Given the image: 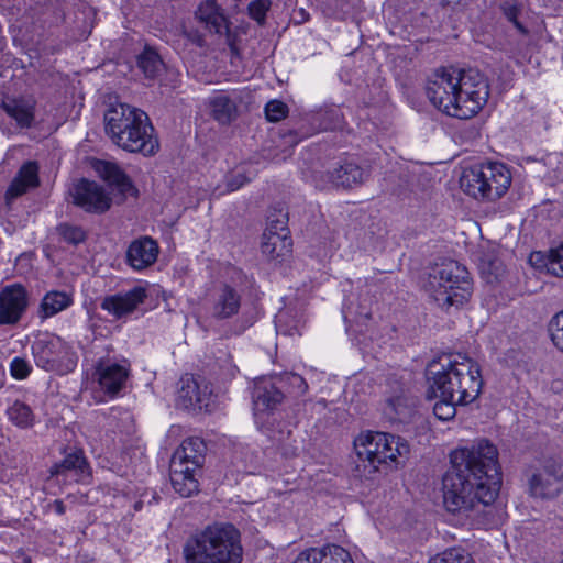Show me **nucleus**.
I'll list each match as a JSON object with an SVG mask.
<instances>
[{
    "label": "nucleus",
    "instance_id": "obj_3",
    "mask_svg": "<svg viewBox=\"0 0 563 563\" xmlns=\"http://www.w3.org/2000/svg\"><path fill=\"white\" fill-rule=\"evenodd\" d=\"M428 391L446 399L457 396L461 404L473 402L481 394L483 379L478 364L461 353H444L426 368Z\"/></svg>",
    "mask_w": 563,
    "mask_h": 563
},
{
    "label": "nucleus",
    "instance_id": "obj_28",
    "mask_svg": "<svg viewBox=\"0 0 563 563\" xmlns=\"http://www.w3.org/2000/svg\"><path fill=\"white\" fill-rule=\"evenodd\" d=\"M73 305L70 294L60 290L48 291L42 299L38 308V317L42 320L54 317Z\"/></svg>",
    "mask_w": 563,
    "mask_h": 563
},
{
    "label": "nucleus",
    "instance_id": "obj_30",
    "mask_svg": "<svg viewBox=\"0 0 563 563\" xmlns=\"http://www.w3.org/2000/svg\"><path fill=\"white\" fill-rule=\"evenodd\" d=\"M413 405V400L396 396L387 400L384 412L389 419L402 422L411 416Z\"/></svg>",
    "mask_w": 563,
    "mask_h": 563
},
{
    "label": "nucleus",
    "instance_id": "obj_50",
    "mask_svg": "<svg viewBox=\"0 0 563 563\" xmlns=\"http://www.w3.org/2000/svg\"><path fill=\"white\" fill-rule=\"evenodd\" d=\"M280 323H282V316H279V317H278V320H277V323H276V327H277V330H278V331H283V330H282V324H280Z\"/></svg>",
    "mask_w": 563,
    "mask_h": 563
},
{
    "label": "nucleus",
    "instance_id": "obj_54",
    "mask_svg": "<svg viewBox=\"0 0 563 563\" xmlns=\"http://www.w3.org/2000/svg\"><path fill=\"white\" fill-rule=\"evenodd\" d=\"M292 563H302V559H299V558L297 556V559H296Z\"/></svg>",
    "mask_w": 563,
    "mask_h": 563
},
{
    "label": "nucleus",
    "instance_id": "obj_9",
    "mask_svg": "<svg viewBox=\"0 0 563 563\" xmlns=\"http://www.w3.org/2000/svg\"><path fill=\"white\" fill-rule=\"evenodd\" d=\"M35 365L58 376L73 373L77 367L78 357L71 346L60 336L43 333L31 345Z\"/></svg>",
    "mask_w": 563,
    "mask_h": 563
},
{
    "label": "nucleus",
    "instance_id": "obj_52",
    "mask_svg": "<svg viewBox=\"0 0 563 563\" xmlns=\"http://www.w3.org/2000/svg\"><path fill=\"white\" fill-rule=\"evenodd\" d=\"M349 314H351V312L349 310L343 309V317L345 320L349 319Z\"/></svg>",
    "mask_w": 563,
    "mask_h": 563
},
{
    "label": "nucleus",
    "instance_id": "obj_13",
    "mask_svg": "<svg viewBox=\"0 0 563 563\" xmlns=\"http://www.w3.org/2000/svg\"><path fill=\"white\" fill-rule=\"evenodd\" d=\"M73 203L90 213H103L111 207V198L103 187L88 179L78 180L70 189Z\"/></svg>",
    "mask_w": 563,
    "mask_h": 563
},
{
    "label": "nucleus",
    "instance_id": "obj_23",
    "mask_svg": "<svg viewBox=\"0 0 563 563\" xmlns=\"http://www.w3.org/2000/svg\"><path fill=\"white\" fill-rule=\"evenodd\" d=\"M283 391L269 379H262L254 386L253 405L260 412L273 411L282 404Z\"/></svg>",
    "mask_w": 563,
    "mask_h": 563
},
{
    "label": "nucleus",
    "instance_id": "obj_34",
    "mask_svg": "<svg viewBox=\"0 0 563 563\" xmlns=\"http://www.w3.org/2000/svg\"><path fill=\"white\" fill-rule=\"evenodd\" d=\"M440 400L437 401L433 406L434 416L442 421H449L456 415V406L462 405L457 400V396H453L450 399L444 397H439Z\"/></svg>",
    "mask_w": 563,
    "mask_h": 563
},
{
    "label": "nucleus",
    "instance_id": "obj_6",
    "mask_svg": "<svg viewBox=\"0 0 563 563\" xmlns=\"http://www.w3.org/2000/svg\"><path fill=\"white\" fill-rule=\"evenodd\" d=\"M424 290L442 308L460 307L472 295V280L465 266L446 261L429 273Z\"/></svg>",
    "mask_w": 563,
    "mask_h": 563
},
{
    "label": "nucleus",
    "instance_id": "obj_1",
    "mask_svg": "<svg viewBox=\"0 0 563 563\" xmlns=\"http://www.w3.org/2000/svg\"><path fill=\"white\" fill-rule=\"evenodd\" d=\"M499 468L497 448L485 439L451 453V467L442 479L443 504L460 523L495 501L501 486Z\"/></svg>",
    "mask_w": 563,
    "mask_h": 563
},
{
    "label": "nucleus",
    "instance_id": "obj_25",
    "mask_svg": "<svg viewBox=\"0 0 563 563\" xmlns=\"http://www.w3.org/2000/svg\"><path fill=\"white\" fill-rule=\"evenodd\" d=\"M196 16L206 24V26L217 34H225L229 31V23L214 0H206L197 11Z\"/></svg>",
    "mask_w": 563,
    "mask_h": 563
},
{
    "label": "nucleus",
    "instance_id": "obj_19",
    "mask_svg": "<svg viewBox=\"0 0 563 563\" xmlns=\"http://www.w3.org/2000/svg\"><path fill=\"white\" fill-rule=\"evenodd\" d=\"M240 96L236 91H220L210 96L207 106L211 117L220 124H230L238 115V101Z\"/></svg>",
    "mask_w": 563,
    "mask_h": 563
},
{
    "label": "nucleus",
    "instance_id": "obj_43",
    "mask_svg": "<svg viewBox=\"0 0 563 563\" xmlns=\"http://www.w3.org/2000/svg\"><path fill=\"white\" fill-rule=\"evenodd\" d=\"M302 563H325L328 559V545L321 549H309L298 555Z\"/></svg>",
    "mask_w": 563,
    "mask_h": 563
},
{
    "label": "nucleus",
    "instance_id": "obj_40",
    "mask_svg": "<svg viewBox=\"0 0 563 563\" xmlns=\"http://www.w3.org/2000/svg\"><path fill=\"white\" fill-rule=\"evenodd\" d=\"M32 365L24 357L15 356L10 363V373L13 378L22 380L29 377Z\"/></svg>",
    "mask_w": 563,
    "mask_h": 563
},
{
    "label": "nucleus",
    "instance_id": "obj_27",
    "mask_svg": "<svg viewBox=\"0 0 563 563\" xmlns=\"http://www.w3.org/2000/svg\"><path fill=\"white\" fill-rule=\"evenodd\" d=\"M292 241L289 232L271 233L264 232L261 250L263 255L269 260H277L291 251Z\"/></svg>",
    "mask_w": 563,
    "mask_h": 563
},
{
    "label": "nucleus",
    "instance_id": "obj_11",
    "mask_svg": "<svg viewBox=\"0 0 563 563\" xmlns=\"http://www.w3.org/2000/svg\"><path fill=\"white\" fill-rule=\"evenodd\" d=\"M205 305L211 319L229 320L239 314L242 295L235 287L221 283L209 291Z\"/></svg>",
    "mask_w": 563,
    "mask_h": 563
},
{
    "label": "nucleus",
    "instance_id": "obj_16",
    "mask_svg": "<svg viewBox=\"0 0 563 563\" xmlns=\"http://www.w3.org/2000/svg\"><path fill=\"white\" fill-rule=\"evenodd\" d=\"M178 390V405L185 409L201 410L208 408L211 390L208 385L202 384L190 375L180 379Z\"/></svg>",
    "mask_w": 563,
    "mask_h": 563
},
{
    "label": "nucleus",
    "instance_id": "obj_10",
    "mask_svg": "<svg viewBox=\"0 0 563 563\" xmlns=\"http://www.w3.org/2000/svg\"><path fill=\"white\" fill-rule=\"evenodd\" d=\"M528 484L532 497L555 498L563 490V462L554 457L544 459L532 471Z\"/></svg>",
    "mask_w": 563,
    "mask_h": 563
},
{
    "label": "nucleus",
    "instance_id": "obj_17",
    "mask_svg": "<svg viewBox=\"0 0 563 563\" xmlns=\"http://www.w3.org/2000/svg\"><path fill=\"white\" fill-rule=\"evenodd\" d=\"M157 242L150 236L132 241L126 250V263L134 271H143L152 266L158 256Z\"/></svg>",
    "mask_w": 563,
    "mask_h": 563
},
{
    "label": "nucleus",
    "instance_id": "obj_18",
    "mask_svg": "<svg viewBox=\"0 0 563 563\" xmlns=\"http://www.w3.org/2000/svg\"><path fill=\"white\" fill-rule=\"evenodd\" d=\"M4 112L22 129L31 128L35 119L36 100L33 96L5 97L1 102Z\"/></svg>",
    "mask_w": 563,
    "mask_h": 563
},
{
    "label": "nucleus",
    "instance_id": "obj_44",
    "mask_svg": "<svg viewBox=\"0 0 563 563\" xmlns=\"http://www.w3.org/2000/svg\"><path fill=\"white\" fill-rule=\"evenodd\" d=\"M264 232L277 233L278 235L279 232H289L286 225V216L282 214L277 219L268 217V223Z\"/></svg>",
    "mask_w": 563,
    "mask_h": 563
},
{
    "label": "nucleus",
    "instance_id": "obj_2",
    "mask_svg": "<svg viewBox=\"0 0 563 563\" xmlns=\"http://www.w3.org/2000/svg\"><path fill=\"white\" fill-rule=\"evenodd\" d=\"M426 93L439 111L465 120L477 114L487 102L489 88L479 70L451 66L441 67L429 77Z\"/></svg>",
    "mask_w": 563,
    "mask_h": 563
},
{
    "label": "nucleus",
    "instance_id": "obj_4",
    "mask_svg": "<svg viewBox=\"0 0 563 563\" xmlns=\"http://www.w3.org/2000/svg\"><path fill=\"white\" fill-rule=\"evenodd\" d=\"M104 130L113 144L126 152L152 156L158 151L148 115L139 108L112 104L104 113Z\"/></svg>",
    "mask_w": 563,
    "mask_h": 563
},
{
    "label": "nucleus",
    "instance_id": "obj_7",
    "mask_svg": "<svg viewBox=\"0 0 563 563\" xmlns=\"http://www.w3.org/2000/svg\"><path fill=\"white\" fill-rule=\"evenodd\" d=\"M512 175L499 162H488L465 168L460 178L463 191L477 200L496 201L509 189Z\"/></svg>",
    "mask_w": 563,
    "mask_h": 563
},
{
    "label": "nucleus",
    "instance_id": "obj_24",
    "mask_svg": "<svg viewBox=\"0 0 563 563\" xmlns=\"http://www.w3.org/2000/svg\"><path fill=\"white\" fill-rule=\"evenodd\" d=\"M38 184L37 164L34 162H27L21 166L18 174L12 179L7 190V198H18L25 194L30 188L37 187Z\"/></svg>",
    "mask_w": 563,
    "mask_h": 563
},
{
    "label": "nucleus",
    "instance_id": "obj_51",
    "mask_svg": "<svg viewBox=\"0 0 563 563\" xmlns=\"http://www.w3.org/2000/svg\"><path fill=\"white\" fill-rule=\"evenodd\" d=\"M344 13H346V11L343 8H341L340 12H333L332 14L340 16L341 14H344Z\"/></svg>",
    "mask_w": 563,
    "mask_h": 563
},
{
    "label": "nucleus",
    "instance_id": "obj_55",
    "mask_svg": "<svg viewBox=\"0 0 563 563\" xmlns=\"http://www.w3.org/2000/svg\"><path fill=\"white\" fill-rule=\"evenodd\" d=\"M285 334H289V335H292L294 334V331L292 330H289V331H284Z\"/></svg>",
    "mask_w": 563,
    "mask_h": 563
},
{
    "label": "nucleus",
    "instance_id": "obj_5",
    "mask_svg": "<svg viewBox=\"0 0 563 563\" xmlns=\"http://www.w3.org/2000/svg\"><path fill=\"white\" fill-rule=\"evenodd\" d=\"M186 563H241L239 530L230 523L208 526L184 545Z\"/></svg>",
    "mask_w": 563,
    "mask_h": 563
},
{
    "label": "nucleus",
    "instance_id": "obj_15",
    "mask_svg": "<svg viewBox=\"0 0 563 563\" xmlns=\"http://www.w3.org/2000/svg\"><path fill=\"white\" fill-rule=\"evenodd\" d=\"M146 289L136 286L128 291L106 296L101 301V308L117 319L132 313L146 299Z\"/></svg>",
    "mask_w": 563,
    "mask_h": 563
},
{
    "label": "nucleus",
    "instance_id": "obj_32",
    "mask_svg": "<svg viewBox=\"0 0 563 563\" xmlns=\"http://www.w3.org/2000/svg\"><path fill=\"white\" fill-rule=\"evenodd\" d=\"M162 65L159 55L151 48H145L137 57V66L147 78L156 77Z\"/></svg>",
    "mask_w": 563,
    "mask_h": 563
},
{
    "label": "nucleus",
    "instance_id": "obj_36",
    "mask_svg": "<svg viewBox=\"0 0 563 563\" xmlns=\"http://www.w3.org/2000/svg\"><path fill=\"white\" fill-rule=\"evenodd\" d=\"M57 232L65 242L73 245H78L86 239L85 231L78 225L62 223L57 227Z\"/></svg>",
    "mask_w": 563,
    "mask_h": 563
},
{
    "label": "nucleus",
    "instance_id": "obj_46",
    "mask_svg": "<svg viewBox=\"0 0 563 563\" xmlns=\"http://www.w3.org/2000/svg\"><path fill=\"white\" fill-rule=\"evenodd\" d=\"M184 35L198 47H202L205 45V38L198 32H184Z\"/></svg>",
    "mask_w": 563,
    "mask_h": 563
},
{
    "label": "nucleus",
    "instance_id": "obj_14",
    "mask_svg": "<svg viewBox=\"0 0 563 563\" xmlns=\"http://www.w3.org/2000/svg\"><path fill=\"white\" fill-rule=\"evenodd\" d=\"M29 305L26 289L12 284L0 290V325H12L20 321Z\"/></svg>",
    "mask_w": 563,
    "mask_h": 563
},
{
    "label": "nucleus",
    "instance_id": "obj_37",
    "mask_svg": "<svg viewBox=\"0 0 563 563\" xmlns=\"http://www.w3.org/2000/svg\"><path fill=\"white\" fill-rule=\"evenodd\" d=\"M549 333L553 344L563 352V310L558 312L549 323Z\"/></svg>",
    "mask_w": 563,
    "mask_h": 563
},
{
    "label": "nucleus",
    "instance_id": "obj_31",
    "mask_svg": "<svg viewBox=\"0 0 563 563\" xmlns=\"http://www.w3.org/2000/svg\"><path fill=\"white\" fill-rule=\"evenodd\" d=\"M9 420L21 429L31 428L34 424L35 416L31 407L23 401L15 400L7 410Z\"/></svg>",
    "mask_w": 563,
    "mask_h": 563
},
{
    "label": "nucleus",
    "instance_id": "obj_22",
    "mask_svg": "<svg viewBox=\"0 0 563 563\" xmlns=\"http://www.w3.org/2000/svg\"><path fill=\"white\" fill-rule=\"evenodd\" d=\"M206 444L200 438H188L174 452L170 463L199 470L205 462Z\"/></svg>",
    "mask_w": 563,
    "mask_h": 563
},
{
    "label": "nucleus",
    "instance_id": "obj_47",
    "mask_svg": "<svg viewBox=\"0 0 563 563\" xmlns=\"http://www.w3.org/2000/svg\"><path fill=\"white\" fill-rule=\"evenodd\" d=\"M289 378H290V383L292 385H296L299 388H301L302 391H305L307 389V384H306V382L303 380V378L300 375L291 374Z\"/></svg>",
    "mask_w": 563,
    "mask_h": 563
},
{
    "label": "nucleus",
    "instance_id": "obj_35",
    "mask_svg": "<svg viewBox=\"0 0 563 563\" xmlns=\"http://www.w3.org/2000/svg\"><path fill=\"white\" fill-rule=\"evenodd\" d=\"M521 3H519L517 0H504L500 3V9L504 13V15L507 18V20L516 26V29L522 33L526 34L527 30L525 26L518 21V16L521 13Z\"/></svg>",
    "mask_w": 563,
    "mask_h": 563
},
{
    "label": "nucleus",
    "instance_id": "obj_12",
    "mask_svg": "<svg viewBox=\"0 0 563 563\" xmlns=\"http://www.w3.org/2000/svg\"><path fill=\"white\" fill-rule=\"evenodd\" d=\"M129 375V361L109 355L98 360L93 373L100 388L110 396L119 394L125 387Z\"/></svg>",
    "mask_w": 563,
    "mask_h": 563
},
{
    "label": "nucleus",
    "instance_id": "obj_38",
    "mask_svg": "<svg viewBox=\"0 0 563 563\" xmlns=\"http://www.w3.org/2000/svg\"><path fill=\"white\" fill-rule=\"evenodd\" d=\"M547 268L551 274L563 277V243L550 250Z\"/></svg>",
    "mask_w": 563,
    "mask_h": 563
},
{
    "label": "nucleus",
    "instance_id": "obj_49",
    "mask_svg": "<svg viewBox=\"0 0 563 563\" xmlns=\"http://www.w3.org/2000/svg\"><path fill=\"white\" fill-rule=\"evenodd\" d=\"M15 563H32L31 556L24 552H18L15 556Z\"/></svg>",
    "mask_w": 563,
    "mask_h": 563
},
{
    "label": "nucleus",
    "instance_id": "obj_48",
    "mask_svg": "<svg viewBox=\"0 0 563 563\" xmlns=\"http://www.w3.org/2000/svg\"><path fill=\"white\" fill-rule=\"evenodd\" d=\"M53 508L57 515H64L66 511V507L62 500H54Z\"/></svg>",
    "mask_w": 563,
    "mask_h": 563
},
{
    "label": "nucleus",
    "instance_id": "obj_8",
    "mask_svg": "<svg viewBox=\"0 0 563 563\" xmlns=\"http://www.w3.org/2000/svg\"><path fill=\"white\" fill-rule=\"evenodd\" d=\"M358 459L373 471H377L380 464L397 463L398 457L407 456L409 445L400 437L385 432L368 431L361 434L354 442Z\"/></svg>",
    "mask_w": 563,
    "mask_h": 563
},
{
    "label": "nucleus",
    "instance_id": "obj_42",
    "mask_svg": "<svg viewBox=\"0 0 563 563\" xmlns=\"http://www.w3.org/2000/svg\"><path fill=\"white\" fill-rule=\"evenodd\" d=\"M325 563H354L351 554L340 545H328V559Z\"/></svg>",
    "mask_w": 563,
    "mask_h": 563
},
{
    "label": "nucleus",
    "instance_id": "obj_45",
    "mask_svg": "<svg viewBox=\"0 0 563 563\" xmlns=\"http://www.w3.org/2000/svg\"><path fill=\"white\" fill-rule=\"evenodd\" d=\"M249 179L241 173L232 175L227 180V189L228 191H235L240 189Z\"/></svg>",
    "mask_w": 563,
    "mask_h": 563
},
{
    "label": "nucleus",
    "instance_id": "obj_39",
    "mask_svg": "<svg viewBox=\"0 0 563 563\" xmlns=\"http://www.w3.org/2000/svg\"><path fill=\"white\" fill-rule=\"evenodd\" d=\"M288 107L279 100H271L265 106V115L271 122H278L286 118Z\"/></svg>",
    "mask_w": 563,
    "mask_h": 563
},
{
    "label": "nucleus",
    "instance_id": "obj_33",
    "mask_svg": "<svg viewBox=\"0 0 563 563\" xmlns=\"http://www.w3.org/2000/svg\"><path fill=\"white\" fill-rule=\"evenodd\" d=\"M428 563H475L470 553L462 548H450L431 556Z\"/></svg>",
    "mask_w": 563,
    "mask_h": 563
},
{
    "label": "nucleus",
    "instance_id": "obj_20",
    "mask_svg": "<svg viewBox=\"0 0 563 563\" xmlns=\"http://www.w3.org/2000/svg\"><path fill=\"white\" fill-rule=\"evenodd\" d=\"M92 166L99 177L118 190L123 197L136 195L137 190L132 181L115 163L97 159Z\"/></svg>",
    "mask_w": 563,
    "mask_h": 563
},
{
    "label": "nucleus",
    "instance_id": "obj_29",
    "mask_svg": "<svg viewBox=\"0 0 563 563\" xmlns=\"http://www.w3.org/2000/svg\"><path fill=\"white\" fill-rule=\"evenodd\" d=\"M68 472H74L78 478H84L88 475L87 462L81 451H74L67 454L60 463L53 466L52 474L60 475Z\"/></svg>",
    "mask_w": 563,
    "mask_h": 563
},
{
    "label": "nucleus",
    "instance_id": "obj_41",
    "mask_svg": "<svg viewBox=\"0 0 563 563\" xmlns=\"http://www.w3.org/2000/svg\"><path fill=\"white\" fill-rule=\"evenodd\" d=\"M271 8L269 0H254L249 4V15L258 24H264L266 13Z\"/></svg>",
    "mask_w": 563,
    "mask_h": 563
},
{
    "label": "nucleus",
    "instance_id": "obj_21",
    "mask_svg": "<svg viewBox=\"0 0 563 563\" xmlns=\"http://www.w3.org/2000/svg\"><path fill=\"white\" fill-rule=\"evenodd\" d=\"M328 176L332 186L352 188L362 185L368 178L369 173L352 161H344L329 172Z\"/></svg>",
    "mask_w": 563,
    "mask_h": 563
},
{
    "label": "nucleus",
    "instance_id": "obj_26",
    "mask_svg": "<svg viewBox=\"0 0 563 563\" xmlns=\"http://www.w3.org/2000/svg\"><path fill=\"white\" fill-rule=\"evenodd\" d=\"M197 471L170 463V482L175 492L181 497H189L198 490Z\"/></svg>",
    "mask_w": 563,
    "mask_h": 563
},
{
    "label": "nucleus",
    "instance_id": "obj_53",
    "mask_svg": "<svg viewBox=\"0 0 563 563\" xmlns=\"http://www.w3.org/2000/svg\"><path fill=\"white\" fill-rule=\"evenodd\" d=\"M558 563H563V551L561 552L560 554V558H559V562Z\"/></svg>",
    "mask_w": 563,
    "mask_h": 563
}]
</instances>
